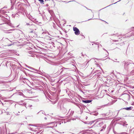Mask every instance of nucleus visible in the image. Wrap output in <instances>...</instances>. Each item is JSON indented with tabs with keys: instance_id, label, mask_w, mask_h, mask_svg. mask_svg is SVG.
I'll list each match as a JSON object with an SVG mask.
<instances>
[{
	"instance_id": "nucleus-5",
	"label": "nucleus",
	"mask_w": 134,
	"mask_h": 134,
	"mask_svg": "<svg viewBox=\"0 0 134 134\" xmlns=\"http://www.w3.org/2000/svg\"><path fill=\"white\" fill-rule=\"evenodd\" d=\"M28 106H29V107L30 106V107H32V105H29Z\"/></svg>"
},
{
	"instance_id": "nucleus-8",
	"label": "nucleus",
	"mask_w": 134,
	"mask_h": 134,
	"mask_svg": "<svg viewBox=\"0 0 134 134\" xmlns=\"http://www.w3.org/2000/svg\"><path fill=\"white\" fill-rule=\"evenodd\" d=\"M96 64V65H98V64Z\"/></svg>"
},
{
	"instance_id": "nucleus-4",
	"label": "nucleus",
	"mask_w": 134,
	"mask_h": 134,
	"mask_svg": "<svg viewBox=\"0 0 134 134\" xmlns=\"http://www.w3.org/2000/svg\"><path fill=\"white\" fill-rule=\"evenodd\" d=\"M41 3H42L43 2V0H38Z\"/></svg>"
},
{
	"instance_id": "nucleus-6",
	"label": "nucleus",
	"mask_w": 134,
	"mask_h": 134,
	"mask_svg": "<svg viewBox=\"0 0 134 134\" xmlns=\"http://www.w3.org/2000/svg\"><path fill=\"white\" fill-rule=\"evenodd\" d=\"M12 30H9V31H12Z\"/></svg>"
},
{
	"instance_id": "nucleus-3",
	"label": "nucleus",
	"mask_w": 134,
	"mask_h": 134,
	"mask_svg": "<svg viewBox=\"0 0 134 134\" xmlns=\"http://www.w3.org/2000/svg\"><path fill=\"white\" fill-rule=\"evenodd\" d=\"M125 109L127 110H130L131 109V107H127L125 108Z\"/></svg>"
},
{
	"instance_id": "nucleus-7",
	"label": "nucleus",
	"mask_w": 134,
	"mask_h": 134,
	"mask_svg": "<svg viewBox=\"0 0 134 134\" xmlns=\"http://www.w3.org/2000/svg\"><path fill=\"white\" fill-rule=\"evenodd\" d=\"M32 26H35L34 25H32Z\"/></svg>"
},
{
	"instance_id": "nucleus-1",
	"label": "nucleus",
	"mask_w": 134,
	"mask_h": 134,
	"mask_svg": "<svg viewBox=\"0 0 134 134\" xmlns=\"http://www.w3.org/2000/svg\"><path fill=\"white\" fill-rule=\"evenodd\" d=\"M73 30L75 31V34L76 35H78L80 34V31H79L77 27H74Z\"/></svg>"
},
{
	"instance_id": "nucleus-2",
	"label": "nucleus",
	"mask_w": 134,
	"mask_h": 134,
	"mask_svg": "<svg viewBox=\"0 0 134 134\" xmlns=\"http://www.w3.org/2000/svg\"><path fill=\"white\" fill-rule=\"evenodd\" d=\"M91 102V100H83V102L85 103H88Z\"/></svg>"
}]
</instances>
